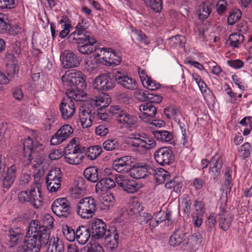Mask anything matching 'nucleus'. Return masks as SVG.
Here are the masks:
<instances>
[{
    "label": "nucleus",
    "instance_id": "5",
    "mask_svg": "<svg viewBox=\"0 0 252 252\" xmlns=\"http://www.w3.org/2000/svg\"><path fill=\"white\" fill-rule=\"evenodd\" d=\"M96 210V201L92 196L80 199L77 205V213L82 219H88L93 217Z\"/></svg>",
    "mask_w": 252,
    "mask_h": 252
},
{
    "label": "nucleus",
    "instance_id": "44",
    "mask_svg": "<svg viewBox=\"0 0 252 252\" xmlns=\"http://www.w3.org/2000/svg\"><path fill=\"white\" fill-rule=\"evenodd\" d=\"M110 99L108 97H105L104 94H100L96 98L95 105L99 106L100 108V111H101L103 108L107 107L109 104Z\"/></svg>",
    "mask_w": 252,
    "mask_h": 252
},
{
    "label": "nucleus",
    "instance_id": "57",
    "mask_svg": "<svg viewBox=\"0 0 252 252\" xmlns=\"http://www.w3.org/2000/svg\"><path fill=\"white\" fill-rule=\"evenodd\" d=\"M144 143L146 145L145 147L146 149H150L155 147L156 145V143L155 140L152 138H149L146 134L144 133Z\"/></svg>",
    "mask_w": 252,
    "mask_h": 252
},
{
    "label": "nucleus",
    "instance_id": "29",
    "mask_svg": "<svg viewBox=\"0 0 252 252\" xmlns=\"http://www.w3.org/2000/svg\"><path fill=\"white\" fill-rule=\"evenodd\" d=\"M154 172L150 175L154 176V178L158 184L164 183L170 178V174L163 168L154 169Z\"/></svg>",
    "mask_w": 252,
    "mask_h": 252
},
{
    "label": "nucleus",
    "instance_id": "28",
    "mask_svg": "<svg viewBox=\"0 0 252 252\" xmlns=\"http://www.w3.org/2000/svg\"><path fill=\"white\" fill-rule=\"evenodd\" d=\"M92 110L84 109L79 114V118L82 127L88 128L90 127L93 124V119L94 117L92 114Z\"/></svg>",
    "mask_w": 252,
    "mask_h": 252
},
{
    "label": "nucleus",
    "instance_id": "11",
    "mask_svg": "<svg viewBox=\"0 0 252 252\" xmlns=\"http://www.w3.org/2000/svg\"><path fill=\"white\" fill-rule=\"evenodd\" d=\"M62 65L64 68L68 69L78 67L81 59L77 54L68 50H64L61 55Z\"/></svg>",
    "mask_w": 252,
    "mask_h": 252
},
{
    "label": "nucleus",
    "instance_id": "45",
    "mask_svg": "<svg viewBox=\"0 0 252 252\" xmlns=\"http://www.w3.org/2000/svg\"><path fill=\"white\" fill-rule=\"evenodd\" d=\"M63 233L68 241L73 242L76 240L75 231L71 227L65 226L63 229Z\"/></svg>",
    "mask_w": 252,
    "mask_h": 252
},
{
    "label": "nucleus",
    "instance_id": "16",
    "mask_svg": "<svg viewBox=\"0 0 252 252\" xmlns=\"http://www.w3.org/2000/svg\"><path fill=\"white\" fill-rule=\"evenodd\" d=\"M18 167L13 164L7 167L1 180V186L3 189H9L14 183L17 175Z\"/></svg>",
    "mask_w": 252,
    "mask_h": 252
},
{
    "label": "nucleus",
    "instance_id": "24",
    "mask_svg": "<svg viewBox=\"0 0 252 252\" xmlns=\"http://www.w3.org/2000/svg\"><path fill=\"white\" fill-rule=\"evenodd\" d=\"M75 234L76 240L80 245L85 244L92 237L90 229L84 225L78 226L75 230Z\"/></svg>",
    "mask_w": 252,
    "mask_h": 252
},
{
    "label": "nucleus",
    "instance_id": "38",
    "mask_svg": "<svg viewBox=\"0 0 252 252\" xmlns=\"http://www.w3.org/2000/svg\"><path fill=\"white\" fill-rule=\"evenodd\" d=\"M60 23L62 27H63V29L60 32V36L61 38H64L69 32V29L71 27V22L67 17L64 16L62 17Z\"/></svg>",
    "mask_w": 252,
    "mask_h": 252
},
{
    "label": "nucleus",
    "instance_id": "35",
    "mask_svg": "<svg viewBox=\"0 0 252 252\" xmlns=\"http://www.w3.org/2000/svg\"><path fill=\"white\" fill-rule=\"evenodd\" d=\"M155 137L158 141L168 142L173 138L172 134L166 130H156L153 132Z\"/></svg>",
    "mask_w": 252,
    "mask_h": 252
},
{
    "label": "nucleus",
    "instance_id": "50",
    "mask_svg": "<svg viewBox=\"0 0 252 252\" xmlns=\"http://www.w3.org/2000/svg\"><path fill=\"white\" fill-rule=\"evenodd\" d=\"M149 93L147 91L136 90L134 95L135 97L140 101H148Z\"/></svg>",
    "mask_w": 252,
    "mask_h": 252
},
{
    "label": "nucleus",
    "instance_id": "12",
    "mask_svg": "<svg viewBox=\"0 0 252 252\" xmlns=\"http://www.w3.org/2000/svg\"><path fill=\"white\" fill-rule=\"evenodd\" d=\"M86 151V148L80 145H75L73 150L65 152L64 153L65 161L71 164H78L82 162L84 157L82 154Z\"/></svg>",
    "mask_w": 252,
    "mask_h": 252
},
{
    "label": "nucleus",
    "instance_id": "60",
    "mask_svg": "<svg viewBox=\"0 0 252 252\" xmlns=\"http://www.w3.org/2000/svg\"><path fill=\"white\" fill-rule=\"evenodd\" d=\"M164 113L168 119H171L176 115L177 110L174 107L170 106L164 109Z\"/></svg>",
    "mask_w": 252,
    "mask_h": 252
},
{
    "label": "nucleus",
    "instance_id": "20",
    "mask_svg": "<svg viewBox=\"0 0 252 252\" xmlns=\"http://www.w3.org/2000/svg\"><path fill=\"white\" fill-rule=\"evenodd\" d=\"M100 52H104L102 59L106 63V64L116 66L120 63L121 58L116 51H114L111 48L107 50L106 48H102Z\"/></svg>",
    "mask_w": 252,
    "mask_h": 252
},
{
    "label": "nucleus",
    "instance_id": "30",
    "mask_svg": "<svg viewBox=\"0 0 252 252\" xmlns=\"http://www.w3.org/2000/svg\"><path fill=\"white\" fill-rule=\"evenodd\" d=\"M100 201V209L106 211L114 206L115 199L112 193L104 194Z\"/></svg>",
    "mask_w": 252,
    "mask_h": 252
},
{
    "label": "nucleus",
    "instance_id": "31",
    "mask_svg": "<svg viewBox=\"0 0 252 252\" xmlns=\"http://www.w3.org/2000/svg\"><path fill=\"white\" fill-rule=\"evenodd\" d=\"M9 235L11 245L13 246L18 244L19 242L22 240L24 233L21 229L16 227L9 230Z\"/></svg>",
    "mask_w": 252,
    "mask_h": 252
},
{
    "label": "nucleus",
    "instance_id": "6",
    "mask_svg": "<svg viewBox=\"0 0 252 252\" xmlns=\"http://www.w3.org/2000/svg\"><path fill=\"white\" fill-rule=\"evenodd\" d=\"M109 111L120 124L127 128L134 126L137 124L136 116L129 114L118 105L111 106Z\"/></svg>",
    "mask_w": 252,
    "mask_h": 252
},
{
    "label": "nucleus",
    "instance_id": "25",
    "mask_svg": "<svg viewBox=\"0 0 252 252\" xmlns=\"http://www.w3.org/2000/svg\"><path fill=\"white\" fill-rule=\"evenodd\" d=\"M186 235L187 233L184 227H180L176 229L170 238V245L175 247L184 243L187 238Z\"/></svg>",
    "mask_w": 252,
    "mask_h": 252
},
{
    "label": "nucleus",
    "instance_id": "43",
    "mask_svg": "<svg viewBox=\"0 0 252 252\" xmlns=\"http://www.w3.org/2000/svg\"><path fill=\"white\" fill-rule=\"evenodd\" d=\"M11 25L7 22V19L2 13H0V33H5L10 31Z\"/></svg>",
    "mask_w": 252,
    "mask_h": 252
},
{
    "label": "nucleus",
    "instance_id": "42",
    "mask_svg": "<svg viewBox=\"0 0 252 252\" xmlns=\"http://www.w3.org/2000/svg\"><path fill=\"white\" fill-rule=\"evenodd\" d=\"M143 210V207L137 200H134L132 202L128 210V213L130 215H139Z\"/></svg>",
    "mask_w": 252,
    "mask_h": 252
},
{
    "label": "nucleus",
    "instance_id": "56",
    "mask_svg": "<svg viewBox=\"0 0 252 252\" xmlns=\"http://www.w3.org/2000/svg\"><path fill=\"white\" fill-rule=\"evenodd\" d=\"M15 6V0H0V8H12Z\"/></svg>",
    "mask_w": 252,
    "mask_h": 252
},
{
    "label": "nucleus",
    "instance_id": "49",
    "mask_svg": "<svg viewBox=\"0 0 252 252\" xmlns=\"http://www.w3.org/2000/svg\"><path fill=\"white\" fill-rule=\"evenodd\" d=\"M117 141L115 139H107L104 142L102 146L106 151H113L118 147Z\"/></svg>",
    "mask_w": 252,
    "mask_h": 252
},
{
    "label": "nucleus",
    "instance_id": "64",
    "mask_svg": "<svg viewBox=\"0 0 252 252\" xmlns=\"http://www.w3.org/2000/svg\"><path fill=\"white\" fill-rule=\"evenodd\" d=\"M60 131H63L65 134H66L68 137H69L73 132V129L71 126L68 125H64L62 126L60 128Z\"/></svg>",
    "mask_w": 252,
    "mask_h": 252
},
{
    "label": "nucleus",
    "instance_id": "23",
    "mask_svg": "<svg viewBox=\"0 0 252 252\" xmlns=\"http://www.w3.org/2000/svg\"><path fill=\"white\" fill-rule=\"evenodd\" d=\"M223 165V161L220 157L216 158L214 156L210 162L209 166V175L214 179H216L220 173Z\"/></svg>",
    "mask_w": 252,
    "mask_h": 252
},
{
    "label": "nucleus",
    "instance_id": "2",
    "mask_svg": "<svg viewBox=\"0 0 252 252\" xmlns=\"http://www.w3.org/2000/svg\"><path fill=\"white\" fill-rule=\"evenodd\" d=\"M84 75L79 70L72 69L65 72L62 79L66 88V95L72 97L76 101H84L86 87Z\"/></svg>",
    "mask_w": 252,
    "mask_h": 252
},
{
    "label": "nucleus",
    "instance_id": "1",
    "mask_svg": "<svg viewBox=\"0 0 252 252\" xmlns=\"http://www.w3.org/2000/svg\"><path fill=\"white\" fill-rule=\"evenodd\" d=\"M50 237L47 226L41 225L37 220H31L28 226L26 235L17 252H39L49 242L47 252H64V244L58 237Z\"/></svg>",
    "mask_w": 252,
    "mask_h": 252
},
{
    "label": "nucleus",
    "instance_id": "3",
    "mask_svg": "<svg viewBox=\"0 0 252 252\" xmlns=\"http://www.w3.org/2000/svg\"><path fill=\"white\" fill-rule=\"evenodd\" d=\"M41 139L38 136H34L33 139L29 136L23 142L24 155L34 166L39 165L42 162L41 158L37 155L44 149L43 145L40 142Z\"/></svg>",
    "mask_w": 252,
    "mask_h": 252
},
{
    "label": "nucleus",
    "instance_id": "52",
    "mask_svg": "<svg viewBox=\"0 0 252 252\" xmlns=\"http://www.w3.org/2000/svg\"><path fill=\"white\" fill-rule=\"evenodd\" d=\"M241 16V12L239 10H236L231 13L227 19L228 25H233L237 22Z\"/></svg>",
    "mask_w": 252,
    "mask_h": 252
},
{
    "label": "nucleus",
    "instance_id": "4",
    "mask_svg": "<svg viewBox=\"0 0 252 252\" xmlns=\"http://www.w3.org/2000/svg\"><path fill=\"white\" fill-rule=\"evenodd\" d=\"M19 201L22 203H30L36 208L42 205V198L39 188L31 187L30 189L21 191L18 195Z\"/></svg>",
    "mask_w": 252,
    "mask_h": 252
},
{
    "label": "nucleus",
    "instance_id": "26",
    "mask_svg": "<svg viewBox=\"0 0 252 252\" xmlns=\"http://www.w3.org/2000/svg\"><path fill=\"white\" fill-rule=\"evenodd\" d=\"M219 226L220 228L226 231L229 228L232 219L229 214L224 209H222L219 215Z\"/></svg>",
    "mask_w": 252,
    "mask_h": 252
},
{
    "label": "nucleus",
    "instance_id": "32",
    "mask_svg": "<svg viewBox=\"0 0 252 252\" xmlns=\"http://www.w3.org/2000/svg\"><path fill=\"white\" fill-rule=\"evenodd\" d=\"M115 186V183L113 179L110 178H104L98 181L95 186V189L96 191L98 190L102 191L110 189Z\"/></svg>",
    "mask_w": 252,
    "mask_h": 252
},
{
    "label": "nucleus",
    "instance_id": "54",
    "mask_svg": "<svg viewBox=\"0 0 252 252\" xmlns=\"http://www.w3.org/2000/svg\"><path fill=\"white\" fill-rule=\"evenodd\" d=\"M134 37L136 40L139 41L141 44L143 43L147 45L149 42L146 35L141 31H136Z\"/></svg>",
    "mask_w": 252,
    "mask_h": 252
},
{
    "label": "nucleus",
    "instance_id": "61",
    "mask_svg": "<svg viewBox=\"0 0 252 252\" xmlns=\"http://www.w3.org/2000/svg\"><path fill=\"white\" fill-rule=\"evenodd\" d=\"M109 130L105 126L100 125L95 128V133L99 136H105L108 133Z\"/></svg>",
    "mask_w": 252,
    "mask_h": 252
},
{
    "label": "nucleus",
    "instance_id": "8",
    "mask_svg": "<svg viewBox=\"0 0 252 252\" xmlns=\"http://www.w3.org/2000/svg\"><path fill=\"white\" fill-rule=\"evenodd\" d=\"M96 42L95 39L90 34H83V38L79 39L77 49L82 54L89 55L94 51L96 52L100 48H96L95 44Z\"/></svg>",
    "mask_w": 252,
    "mask_h": 252
},
{
    "label": "nucleus",
    "instance_id": "47",
    "mask_svg": "<svg viewBox=\"0 0 252 252\" xmlns=\"http://www.w3.org/2000/svg\"><path fill=\"white\" fill-rule=\"evenodd\" d=\"M216 222V219L213 216L210 215L208 217L205 221V230L209 235L211 234L215 229Z\"/></svg>",
    "mask_w": 252,
    "mask_h": 252
},
{
    "label": "nucleus",
    "instance_id": "59",
    "mask_svg": "<svg viewBox=\"0 0 252 252\" xmlns=\"http://www.w3.org/2000/svg\"><path fill=\"white\" fill-rule=\"evenodd\" d=\"M83 35H78L77 31H75L74 32L69 35L68 37V40L71 43H77L78 44L79 39L83 38Z\"/></svg>",
    "mask_w": 252,
    "mask_h": 252
},
{
    "label": "nucleus",
    "instance_id": "51",
    "mask_svg": "<svg viewBox=\"0 0 252 252\" xmlns=\"http://www.w3.org/2000/svg\"><path fill=\"white\" fill-rule=\"evenodd\" d=\"M185 40L184 36L177 35L168 39L169 44L171 46H182V43Z\"/></svg>",
    "mask_w": 252,
    "mask_h": 252
},
{
    "label": "nucleus",
    "instance_id": "33",
    "mask_svg": "<svg viewBox=\"0 0 252 252\" xmlns=\"http://www.w3.org/2000/svg\"><path fill=\"white\" fill-rule=\"evenodd\" d=\"M85 177L92 182H97L99 177L98 173V168L95 166H90L85 169L83 172Z\"/></svg>",
    "mask_w": 252,
    "mask_h": 252
},
{
    "label": "nucleus",
    "instance_id": "18",
    "mask_svg": "<svg viewBox=\"0 0 252 252\" xmlns=\"http://www.w3.org/2000/svg\"><path fill=\"white\" fill-rule=\"evenodd\" d=\"M139 109L141 113L139 115V117L146 123H151V121H154V118L157 113V108L152 103H147L141 104L139 106Z\"/></svg>",
    "mask_w": 252,
    "mask_h": 252
},
{
    "label": "nucleus",
    "instance_id": "58",
    "mask_svg": "<svg viewBox=\"0 0 252 252\" xmlns=\"http://www.w3.org/2000/svg\"><path fill=\"white\" fill-rule=\"evenodd\" d=\"M162 99V97L161 96L153 93H150L149 94L148 101H149V103H152L153 104V103H160Z\"/></svg>",
    "mask_w": 252,
    "mask_h": 252
},
{
    "label": "nucleus",
    "instance_id": "9",
    "mask_svg": "<svg viewBox=\"0 0 252 252\" xmlns=\"http://www.w3.org/2000/svg\"><path fill=\"white\" fill-rule=\"evenodd\" d=\"M115 78L109 73L100 74L95 79L94 86V88L102 91H108L115 86Z\"/></svg>",
    "mask_w": 252,
    "mask_h": 252
},
{
    "label": "nucleus",
    "instance_id": "63",
    "mask_svg": "<svg viewBox=\"0 0 252 252\" xmlns=\"http://www.w3.org/2000/svg\"><path fill=\"white\" fill-rule=\"evenodd\" d=\"M251 145L249 142H246L241 146V152L243 153V157L244 158L248 157L250 155V149Z\"/></svg>",
    "mask_w": 252,
    "mask_h": 252
},
{
    "label": "nucleus",
    "instance_id": "7",
    "mask_svg": "<svg viewBox=\"0 0 252 252\" xmlns=\"http://www.w3.org/2000/svg\"><path fill=\"white\" fill-rule=\"evenodd\" d=\"M51 208L53 212L59 218L66 219L71 215V207L66 198L56 199L53 202Z\"/></svg>",
    "mask_w": 252,
    "mask_h": 252
},
{
    "label": "nucleus",
    "instance_id": "53",
    "mask_svg": "<svg viewBox=\"0 0 252 252\" xmlns=\"http://www.w3.org/2000/svg\"><path fill=\"white\" fill-rule=\"evenodd\" d=\"M153 218V217L151 214L146 212L141 213L137 216V220L141 224L147 223L149 221L152 220Z\"/></svg>",
    "mask_w": 252,
    "mask_h": 252
},
{
    "label": "nucleus",
    "instance_id": "37",
    "mask_svg": "<svg viewBox=\"0 0 252 252\" xmlns=\"http://www.w3.org/2000/svg\"><path fill=\"white\" fill-rule=\"evenodd\" d=\"M244 40V37L242 33H232L228 38V41L230 42L229 44L231 46L237 48L239 44L242 43Z\"/></svg>",
    "mask_w": 252,
    "mask_h": 252
},
{
    "label": "nucleus",
    "instance_id": "55",
    "mask_svg": "<svg viewBox=\"0 0 252 252\" xmlns=\"http://www.w3.org/2000/svg\"><path fill=\"white\" fill-rule=\"evenodd\" d=\"M19 66L17 62H14L12 63L9 64L8 68V75L14 76L18 74L19 71Z\"/></svg>",
    "mask_w": 252,
    "mask_h": 252
},
{
    "label": "nucleus",
    "instance_id": "40",
    "mask_svg": "<svg viewBox=\"0 0 252 252\" xmlns=\"http://www.w3.org/2000/svg\"><path fill=\"white\" fill-rule=\"evenodd\" d=\"M102 152L101 147L98 145L90 147L88 148L86 155L91 160H94L97 158V157Z\"/></svg>",
    "mask_w": 252,
    "mask_h": 252
},
{
    "label": "nucleus",
    "instance_id": "39",
    "mask_svg": "<svg viewBox=\"0 0 252 252\" xmlns=\"http://www.w3.org/2000/svg\"><path fill=\"white\" fill-rule=\"evenodd\" d=\"M80 252H104V250L99 244L94 243L81 248Z\"/></svg>",
    "mask_w": 252,
    "mask_h": 252
},
{
    "label": "nucleus",
    "instance_id": "22",
    "mask_svg": "<svg viewBox=\"0 0 252 252\" xmlns=\"http://www.w3.org/2000/svg\"><path fill=\"white\" fill-rule=\"evenodd\" d=\"M118 238L119 236L116 228L114 226L110 227L104 238L106 247L111 250L116 249L118 246Z\"/></svg>",
    "mask_w": 252,
    "mask_h": 252
},
{
    "label": "nucleus",
    "instance_id": "36",
    "mask_svg": "<svg viewBox=\"0 0 252 252\" xmlns=\"http://www.w3.org/2000/svg\"><path fill=\"white\" fill-rule=\"evenodd\" d=\"M147 7L150 8L155 12H160L162 8L161 0H142Z\"/></svg>",
    "mask_w": 252,
    "mask_h": 252
},
{
    "label": "nucleus",
    "instance_id": "41",
    "mask_svg": "<svg viewBox=\"0 0 252 252\" xmlns=\"http://www.w3.org/2000/svg\"><path fill=\"white\" fill-rule=\"evenodd\" d=\"M68 137L59 129L56 133L52 136L50 142L52 145H55L60 144L65 140Z\"/></svg>",
    "mask_w": 252,
    "mask_h": 252
},
{
    "label": "nucleus",
    "instance_id": "17",
    "mask_svg": "<svg viewBox=\"0 0 252 252\" xmlns=\"http://www.w3.org/2000/svg\"><path fill=\"white\" fill-rule=\"evenodd\" d=\"M92 238L97 240L103 237L106 233V225L100 219H96L92 223Z\"/></svg>",
    "mask_w": 252,
    "mask_h": 252
},
{
    "label": "nucleus",
    "instance_id": "34",
    "mask_svg": "<svg viewBox=\"0 0 252 252\" xmlns=\"http://www.w3.org/2000/svg\"><path fill=\"white\" fill-rule=\"evenodd\" d=\"M131 136L130 139L133 140L130 143L132 147H141L145 149L146 145H145V143H144V133L132 134Z\"/></svg>",
    "mask_w": 252,
    "mask_h": 252
},
{
    "label": "nucleus",
    "instance_id": "48",
    "mask_svg": "<svg viewBox=\"0 0 252 252\" xmlns=\"http://www.w3.org/2000/svg\"><path fill=\"white\" fill-rule=\"evenodd\" d=\"M142 83L145 87L151 91H156L160 87L159 83H157L151 78H147L145 81L142 80Z\"/></svg>",
    "mask_w": 252,
    "mask_h": 252
},
{
    "label": "nucleus",
    "instance_id": "15",
    "mask_svg": "<svg viewBox=\"0 0 252 252\" xmlns=\"http://www.w3.org/2000/svg\"><path fill=\"white\" fill-rule=\"evenodd\" d=\"M114 77L117 83L126 89L135 90L137 88L138 85L135 80L123 72L118 71Z\"/></svg>",
    "mask_w": 252,
    "mask_h": 252
},
{
    "label": "nucleus",
    "instance_id": "46",
    "mask_svg": "<svg viewBox=\"0 0 252 252\" xmlns=\"http://www.w3.org/2000/svg\"><path fill=\"white\" fill-rule=\"evenodd\" d=\"M55 179H62V172L59 168L55 167L50 170L46 178V180L53 181Z\"/></svg>",
    "mask_w": 252,
    "mask_h": 252
},
{
    "label": "nucleus",
    "instance_id": "27",
    "mask_svg": "<svg viewBox=\"0 0 252 252\" xmlns=\"http://www.w3.org/2000/svg\"><path fill=\"white\" fill-rule=\"evenodd\" d=\"M213 3L209 0L204 1L199 6V18L202 20L207 19L212 12Z\"/></svg>",
    "mask_w": 252,
    "mask_h": 252
},
{
    "label": "nucleus",
    "instance_id": "19",
    "mask_svg": "<svg viewBox=\"0 0 252 252\" xmlns=\"http://www.w3.org/2000/svg\"><path fill=\"white\" fill-rule=\"evenodd\" d=\"M154 172V169L147 165L133 167L131 166L129 175L133 178L139 179L144 178Z\"/></svg>",
    "mask_w": 252,
    "mask_h": 252
},
{
    "label": "nucleus",
    "instance_id": "62",
    "mask_svg": "<svg viewBox=\"0 0 252 252\" xmlns=\"http://www.w3.org/2000/svg\"><path fill=\"white\" fill-rule=\"evenodd\" d=\"M227 3L226 1H219L217 5V12L219 15H222L226 10Z\"/></svg>",
    "mask_w": 252,
    "mask_h": 252
},
{
    "label": "nucleus",
    "instance_id": "14",
    "mask_svg": "<svg viewBox=\"0 0 252 252\" xmlns=\"http://www.w3.org/2000/svg\"><path fill=\"white\" fill-rule=\"evenodd\" d=\"M116 182L123 189L129 193H133L137 191L141 188L135 181L127 179L126 176L119 175L115 177Z\"/></svg>",
    "mask_w": 252,
    "mask_h": 252
},
{
    "label": "nucleus",
    "instance_id": "10",
    "mask_svg": "<svg viewBox=\"0 0 252 252\" xmlns=\"http://www.w3.org/2000/svg\"><path fill=\"white\" fill-rule=\"evenodd\" d=\"M156 161L161 165H167L174 160V155L172 150L167 147H161L154 153Z\"/></svg>",
    "mask_w": 252,
    "mask_h": 252
},
{
    "label": "nucleus",
    "instance_id": "21",
    "mask_svg": "<svg viewBox=\"0 0 252 252\" xmlns=\"http://www.w3.org/2000/svg\"><path fill=\"white\" fill-rule=\"evenodd\" d=\"M131 164L130 157L125 156L115 160L113 166V168L118 172L129 173L132 166Z\"/></svg>",
    "mask_w": 252,
    "mask_h": 252
},
{
    "label": "nucleus",
    "instance_id": "13",
    "mask_svg": "<svg viewBox=\"0 0 252 252\" xmlns=\"http://www.w3.org/2000/svg\"><path fill=\"white\" fill-rule=\"evenodd\" d=\"M72 97L67 95L66 98H63L60 104V110L63 119L67 120L70 119L75 111V104Z\"/></svg>",
    "mask_w": 252,
    "mask_h": 252
}]
</instances>
